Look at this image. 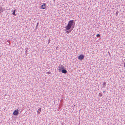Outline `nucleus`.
<instances>
[{"label":"nucleus","instance_id":"obj_1","mask_svg":"<svg viewBox=\"0 0 125 125\" xmlns=\"http://www.w3.org/2000/svg\"><path fill=\"white\" fill-rule=\"evenodd\" d=\"M74 24L75 23L74 20H72L69 21L67 25L65 27V29L66 30H69L72 27L73 28Z\"/></svg>","mask_w":125,"mask_h":125},{"label":"nucleus","instance_id":"obj_2","mask_svg":"<svg viewBox=\"0 0 125 125\" xmlns=\"http://www.w3.org/2000/svg\"><path fill=\"white\" fill-rule=\"evenodd\" d=\"M64 69V67L63 65H59L58 66V69L59 72L61 71L62 70Z\"/></svg>","mask_w":125,"mask_h":125},{"label":"nucleus","instance_id":"obj_3","mask_svg":"<svg viewBox=\"0 0 125 125\" xmlns=\"http://www.w3.org/2000/svg\"><path fill=\"white\" fill-rule=\"evenodd\" d=\"M19 113V110L18 109H16L14 111L13 114L14 115H17Z\"/></svg>","mask_w":125,"mask_h":125},{"label":"nucleus","instance_id":"obj_4","mask_svg":"<svg viewBox=\"0 0 125 125\" xmlns=\"http://www.w3.org/2000/svg\"><path fill=\"white\" fill-rule=\"evenodd\" d=\"M84 56L83 54L80 55L79 56L78 59L80 60H82L84 58Z\"/></svg>","mask_w":125,"mask_h":125},{"label":"nucleus","instance_id":"obj_5","mask_svg":"<svg viewBox=\"0 0 125 125\" xmlns=\"http://www.w3.org/2000/svg\"><path fill=\"white\" fill-rule=\"evenodd\" d=\"M46 4L44 3H43V5L41 6V8L43 9H45L46 8Z\"/></svg>","mask_w":125,"mask_h":125},{"label":"nucleus","instance_id":"obj_6","mask_svg":"<svg viewBox=\"0 0 125 125\" xmlns=\"http://www.w3.org/2000/svg\"><path fill=\"white\" fill-rule=\"evenodd\" d=\"M62 72L63 73H66L67 72V71L66 70L64 69L62 70Z\"/></svg>","mask_w":125,"mask_h":125},{"label":"nucleus","instance_id":"obj_7","mask_svg":"<svg viewBox=\"0 0 125 125\" xmlns=\"http://www.w3.org/2000/svg\"><path fill=\"white\" fill-rule=\"evenodd\" d=\"M41 108L39 109L37 111V113L38 114H39L41 112Z\"/></svg>","mask_w":125,"mask_h":125},{"label":"nucleus","instance_id":"obj_8","mask_svg":"<svg viewBox=\"0 0 125 125\" xmlns=\"http://www.w3.org/2000/svg\"><path fill=\"white\" fill-rule=\"evenodd\" d=\"M3 9L0 6V12H3Z\"/></svg>","mask_w":125,"mask_h":125},{"label":"nucleus","instance_id":"obj_9","mask_svg":"<svg viewBox=\"0 0 125 125\" xmlns=\"http://www.w3.org/2000/svg\"><path fill=\"white\" fill-rule=\"evenodd\" d=\"M106 82H104L103 83V87H105L106 86Z\"/></svg>","mask_w":125,"mask_h":125},{"label":"nucleus","instance_id":"obj_10","mask_svg":"<svg viewBox=\"0 0 125 125\" xmlns=\"http://www.w3.org/2000/svg\"><path fill=\"white\" fill-rule=\"evenodd\" d=\"M15 10H14L13 12H12V14L13 15H16V14H15Z\"/></svg>","mask_w":125,"mask_h":125},{"label":"nucleus","instance_id":"obj_11","mask_svg":"<svg viewBox=\"0 0 125 125\" xmlns=\"http://www.w3.org/2000/svg\"><path fill=\"white\" fill-rule=\"evenodd\" d=\"M102 95V94L101 93H99V96L100 97H101Z\"/></svg>","mask_w":125,"mask_h":125},{"label":"nucleus","instance_id":"obj_12","mask_svg":"<svg viewBox=\"0 0 125 125\" xmlns=\"http://www.w3.org/2000/svg\"><path fill=\"white\" fill-rule=\"evenodd\" d=\"M71 31V30L67 31H66V32L68 33L69 32H70Z\"/></svg>","mask_w":125,"mask_h":125},{"label":"nucleus","instance_id":"obj_13","mask_svg":"<svg viewBox=\"0 0 125 125\" xmlns=\"http://www.w3.org/2000/svg\"><path fill=\"white\" fill-rule=\"evenodd\" d=\"M125 60V62L124 63V68H125V60Z\"/></svg>","mask_w":125,"mask_h":125},{"label":"nucleus","instance_id":"obj_14","mask_svg":"<svg viewBox=\"0 0 125 125\" xmlns=\"http://www.w3.org/2000/svg\"><path fill=\"white\" fill-rule=\"evenodd\" d=\"M47 73L48 74H50L51 73L50 72H47Z\"/></svg>","mask_w":125,"mask_h":125},{"label":"nucleus","instance_id":"obj_15","mask_svg":"<svg viewBox=\"0 0 125 125\" xmlns=\"http://www.w3.org/2000/svg\"><path fill=\"white\" fill-rule=\"evenodd\" d=\"M100 36V35L99 34H98L96 35V36L97 37H99Z\"/></svg>","mask_w":125,"mask_h":125},{"label":"nucleus","instance_id":"obj_16","mask_svg":"<svg viewBox=\"0 0 125 125\" xmlns=\"http://www.w3.org/2000/svg\"><path fill=\"white\" fill-rule=\"evenodd\" d=\"M118 12H116V15H117L118 14Z\"/></svg>","mask_w":125,"mask_h":125},{"label":"nucleus","instance_id":"obj_17","mask_svg":"<svg viewBox=\"0 0 125 125\" xmlns=\"http://www.w3.org/2000/svg\"><path fill=\"white\" fill-rule=\"evenodd\" d=\"M103 92L104 93V92H105V91H103Z\"/></svg>","mask_w":125,"mask_h":125},{"label":"nucleus","instance_id":"obj_18","mask_svg":"<svg viewBox=\"0 0 125 125\" xmlns=\"http://www.w3.org/2000/svg\"><path fill=\"white\" fill-rule=\"evenodd\" d=\"M54 1L55 0H53Z\"/></svg>","mask_w":125,"mask_h":125}]
</instances>
